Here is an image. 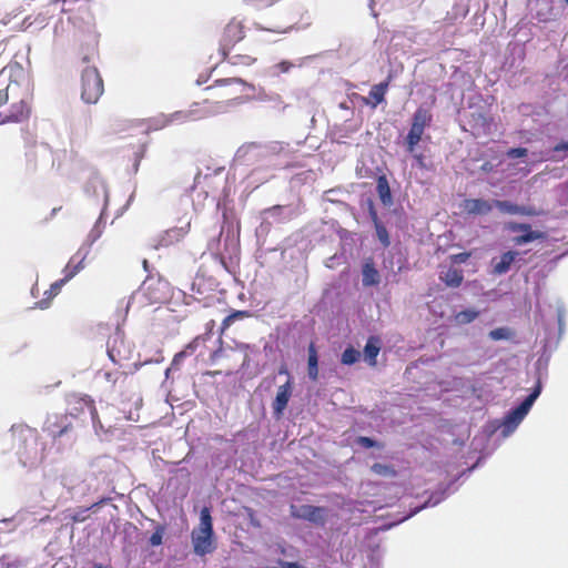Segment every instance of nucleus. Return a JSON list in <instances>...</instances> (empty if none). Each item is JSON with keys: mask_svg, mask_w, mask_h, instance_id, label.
I'll return each mask as SVG.
<instances>
[{"mask_svg": "<svg viewBox=\"0 0 568 568\" xmlns=\"http://www.w3.org/2000/svg\"><path fill=\"white\" fill-rule=\"evenodd\" d=\"M494 207H497L501 213L506 214H519L526 216L537 215V211L532 206H520L509 201L494 200Z\"/></svg>", "mask_w": 568, "mask_h": 568, "instance_id": "9b49d317", "label": "nucleus"}, {"mask_svg": "<svg viewBox=\"0 0 568 568\" xmlns=\"http://www.w3.org/2000/svg\"><path fill=\"white\" fill-rule=\"evenodd\" d=\"M263 214H264L265 220H268L271 217L278 219V220H287V219H291L295 214V211L291 206L275 205L273 207L265 210L263 212Z\"/></svg>", "mask_w": 568, "mask_h": 568, "instance_id": "f3484780", "label": "nucleus"}, {"mask_svg": "<svg viewBox=\"0 0 568 568\" xmlns=\"http://www.w3.org/2000/svg\"><path fill=\"white\" fill-rule=\"evenodd\" d=\"M480 170L484 171V172H491L494 170V165L491 162H485L481 166H480Z\"/></svg>", "mask_w": 568, "mask_h": 568, "instance_id": "49530a36", "label": "nucleus"}, {"mask_svg": "<svg viewBox=\"0 0 568 568\" xmlns=\"http://www.w3.org/2000/svg\"><path fill=\"white\" fill-rule=\"evenodd\" d=\"M478 316V311L469 308L456 313L454 316V321L458 325H466L474 322Z\"/></svg>", "mask_w": 568, "mask_h": 568, "instance_id": "a878e982", "label": "nucleus"}, {"mask_svg": "<svg viewBox=\"0 0 568 568\" xmlns=\"http://www.w3.org/2000/svg\"><path fill=\"white\" fill-rule=\"evenodd\" d=\"M318 511H320V509H317V508L307 507L304 509V513L301 516L307 517L311 520H315V514Z\"/></svg>", "mask_w": 568, "mask_h": 568, "instance_id": "a19ab883", "label": "nucleus"}, {"mask_svg": "<svg viewBox=\"0 0 568 568\" xmlns=\"http://www.w3.org/2000/svg\"><path fill=\"white\" fill-rule=\"evenodd\" d=\"M368 548H369V554H367V557L369 558L371 561H376L379 559V549H381V544H379V540L376 539V532L374 534L373 537L369 538L368 540Z\"/></svg>", "mask_w": 568, "mask_h": 568, "instance_id": "c85d7f7f", "label": "nucleus"}, {"mask_svg": "<svg viewBox=\"0 0 568 568\" xmlns=\"http://www.w3.org/2000/svg\"><path fill=\"white\" fill-rule=\"evenodd\" d=\"M518 255L519 253L517 251H507L501 254L498 261L493 260V273L495 275L506 274Z\"/></svg>", "mask_w": 568, "mask_h": 568, "instance_id": "2eb2a0df", "label": "nucleus"}, {"mask_svg": "<svg viewBox=\"0 0 568 568\" xmlns=\"http://www.w3.org/2000/svg\"><path fill=\"white\" fill-rule=\"evenodd\" d=\"M87 513H88V509H80L78 511H75L73 515H72V520L74 523H82L87 519Z\"/></svg>", "mask_w": 568, "mask_h": 568, "instance_id": "ea45409f", "label": "nucleus"}, {"mask_svg": "<svg viewBox=\"0 0 568 568\" xmlns=\"http://www.w3.org/2000/svg\"><path fill=\"white\" fill-rule=\"evenodd\" d=\"M489 337L493 341L508 339L510 337V332L508 328L498 327L489 332Z\"/></svg>", "mask_w": 568, "mask_h": 568, "instance_id": "2f4dec72", "label": "nucleus"}, {"mask_svg": "<svg viewBox=\"0 0 568 568\" xmlns=\"http://www.w3.org/2000/svg\"><path fill=\"white\" fill-rule=\"evenodd\" d=\"M186 234L184 227H174L165 231L160 239V242L155 245V248L160 246H169L175 242H179Z\"/></svg>", "mask_w": 568, "mask_h": 568, "instance_id": "a211bd4d", "label": "nucleus"}, {"mask_svg": "<svg viewBox=\"0 0 568 568\" xmlns=\"http://www.w3.org/2000/svg\"><path fill=\"white\" fill-rule=\"evenodd\" d=\"M357 445H361L365 448L376 447L378 449H383V447H384L383 444L375 442L369 437H364V436L357 437Z\"/></svg>", "mask_w": 568, "mask_h": 568, "instance_id": "f704fd0d", "label": "nucleus"}, {"mask_svg": "<svg viewBox=\"0 0 568 568\" xmlns=\"http://www.w3.org/2000/svg\"><path fill=\"white\" fill-rule=\"evenodd\" d=\"M84 264L82 262H71L65 265L63 268L64 277L61 278V281H64V284H67L73 276H75L80 271L84 268Z\"/></svg>", "mask_w": 568, "mask_h": 568, "instance_id": "bb28decb", "label": "nucleus"}, {"mask_svg": "<svg viewBox=\"0 0 568 568\" xmlns=\"http://www.w3.org/2000/svg\"><path fill=\"white\" fill-rule=\"evenodd\" d=\"M93 568H104L101 564H95Z\"/></svg>", "mask_w": 568, "mask_h": 568, "instance_id": "4d7b16f0", "label": "nucleus"}, {"mask_svg": "<svg viewBox=\"0 0 568 568\" xmlns=\"http://www.w3.org/2000/svg\"><path fill=\"white\" fill-rule=\"evenodd\" d=\"M145 285H146V283H144V284H143V286H142L141 291H144V290H145Z\"/></svg>", "mask_w": 568, "mask_h": 568, "instance_id": "680f3d73", "label": "nucleus"}, {"mask_svg": "<svg viewBox=\"0 0 568 568\" xmlns=\"http://www.w3.org/2000/svg\"><path fill=\"white\" fill-rule=\"evenodd\" d=\"M233 29H236V27H235V26H229V27H227V31H231V30H233Z\"/></svg>", "mask_w": 568, "mask_h": 568, "instance_id": "13d9d810", "label": "nucleus"}, {"mask_svg": "<svg viewBox=\"0 0 568 568\" xmlns=\"http://www.w3.org/2000/svg\"><path fill=\"white\" fill-rule=\"evenodd\" d=\"M90 187H92L93 195H102L105 201L108 200V189L104 181L100 176L94 175L92 178L88 185V191H90Z\"/></svg>", "mask_w": 568, "mask_h": 568, "instance_id": "393cba45", "label": "nucleus"}, {"mask_svg": "<svg viewBox=\"0 0 568 568\" xmlns=\"http://www.w3.org/2000/svg\"><path fill=\"white\" fill-rule=\"evenodd\" d=\"M368 212H369L371 220L374 223L375 232H376V236H377L378 241L381 242V244L383 245L384 248L388 247L390 245V239H389L388 231H387L386 226L379 220L376 209L374 206V203L372 201L368 202Z\"/></svg>", "mask_w": 568, "mask_h": 568, "instance_id": "f8f14e48", "label": "nucleus"}, {"mask_svg": "<svg viewBox=\"0 0 568 568\" xmlns=\"http://www.w3.org/2000/svg\"><path fill=\"white\" fill-rule=\"evenodd\" d=\"M462 209L469 215H487L494 209V201L484 199H466L462 203Z\"/></svg>", "mask_w": 568, "mask_h": 568, "instance_id": "6e6552de", "label": "nucleus"}, {"mask_svg": "<svg viewBox=\"0 0 568 568\" xmlns=\"http://www.w3.org/2000/svg\"><path fill=\"white\" fill-rule=\"evenodd\" d=\"M363 284L365 286L378 285L381 276L373 262H366L363 265Z\"/></svg>", "mask_w": 568, "mask_h": 568, "instance_id": "6ab92c4d", "label": "nucleus"}, {"mask_svg": "<svg viewBox=\"0 0 568 568\" xmlns=\"http://www.w3.org/2000/svg\"><path fill=\"white\" fill-rule=\"evenodd\" d=\"M271 568H302V567L296 562L281 561L277 567H271Z\"/></svg>", "mask_w": 568, "mask_h": 568, "instance_id": "79ce46f5", "label": "nucleus"}, {"mask_svg": "<svg viewBox=\"0 0 568 568\" xmlns=\"http://www.w3.org/2000/svg\"><path fill=\"white\" fill-rule=\"evenodd\" d=\"M278 374L280 375H287L290 377V374H288V371L285 366H282L280 369H278Z\"/></svg>", "mask_w": 568, "mask_h": 568, "instance_id": "8fccbe9b", "label": "nucleus"}, {"mask_svg": "<svg viewBox=\"0 0 568 568\" xmlns=\"http://www.w3.org/2000/svg\"><path fill=\"white\" fill-rule=\"evenodd\" d=\"M223 111V104H209L204 108H199V105L195 103L189 110L170 113L165 121L170 122V124L184 123L187 121H195L207 116L217 115Z\"/></svg>", "mask_w": 568, "mask_h": 568, "instance_id": "20e7f679", "label": "nucleus"}, {"mask_svg": "<svg viewBox=\"0 0 568 568\" xmlns=\"http://www.w3.org/2000/svg\"><path fill=\"white\" fill-rule=\"evenodd\" d=\"M568 151V141L560 142L554 146V152H566Z\"/></svg>", "mask_w": 568, "mask_h": 568, "instance_id": "37998d69", "label": "nucleus"}, {"mask_svg": "<svg viewBox=\"0 0 568 568\" xmlns=\"http://www.w3.org/2000/svg\"><path fill=\"white\" fill-rule=\"evenodd\" d=\"M540 392L541 385L538 383L534 390L524 399V402L505 416L503 425L510 430L515 429L528 414Z\"/></svg>", "mask_w": 568, "mask_h": 568, "instance_id": "423d86ee", "label": "nucleus"}, {"mask_svg": "<svg viewBox=\"0 0 568 568\" xmlns=\"http://www.w3.org/2000/svg\"><path fill=\"white\" fill-rule=\"evenodd\" d=\"M389 87V80L374 84L368 93V97H363L364 104L375 109L378 104L385 101V95Z\"/></svg>", "mask_w": 568, "mask_h": 568, "instance_id": "9d476101", "label": "nucleus"}, {"mask_svg": "<svg viewBox=\"0 0 568 568\" xmlns=\"http://www.w3.org/2000/svg\"><path fill=\"white\" fill-rule=\"evenodd\" d=\"M424 131H425V128L415 125L413 123H412L410 129H409V132H412L414 134H417V135H419L422 138H423Z\"/></svg>", "mask_w": 568, "mask_h": 568, "instance_id": "c03bdc74", "label": "nucleus"}, {"mask_svg": "<svg viewBox=\"0 0 568 568\" xmlns=\"http://www.w3.org/2000/svg\"><path fill=\"white\" fill-rule=\"evenodd\" d=\"M97 489L98 485L91 475L78 469L68 468L59 478L47 480L42 495L45 499L54 500L62 497V490H65L73 497L84 496Z\"/></svg>", "mask_w": 568, "mask_h": 568, "instance_id": "f257e3e1", "label": "nucleus"}, {"mask_svg": "<svg viewBox=\"0 0 568 568\" xmlns=\"http://www.w3.org/2000/svg\"><path fill=\"white\" fill-rule=\"evenodd\" d=\"M439 278L446 286L457 288L464 281V273L456 267H449L447 271L442 272Z\"/></svg>", "mask_w": 568, "mask_h": 568, "instance_id": "dca6fc26", "label": "nucleus"}, {"mask_svg": "<svg viewBox=\"0 0 568 568\" xmlns=\"http://www.w3.org/2000/svg\"><path fill=\"white\" fill-rule=\"evenodd\" d=\"M184 356V353L181 352V353H178L175 356H174V359H173V363H178L179 361H181V358Z\"/></svg>", "mask_w": 568, "mask_h": 568, "instance_id": "3c124183", "label": "nucleus"}, {"mask_svg": "<svg viewBox=\"0 0 568 568\" xmlns=\"http://www.w3.org/2000/svg\"><path fill=\"white\" fill-rule=\"evenodd\" d=\"M414 156H415L416 161H417L419 164H423V160H424L423 154H415Z\"/></svg>", "mask_w": 568, "mask_h": 568, "instance_id": "603ef678", "label": "nucleus"}, {"mask_svg": "<svg viewBox=\"0 0 568 568\" xmlns=\"http://www.w3.org/2000/svg\"><path fill=\"white\" fill-rule=\"evenodd\" d=\"M541 8L537 9L536 17L540 22H548L555 19V12L551 0H540Z\"/></svg>", "mask_w": 568, "mask_h": 568, "instance_id": "4be33fe9", "label": "nucleus"}, {"mask_svg": "<svg viewBox=\"0 0 568 568\" xmlns=\"http://www.w3.org/2000/svg\"><path fill=\"white\" fill-rule=\"evenodd\" d=\"M342 363L346 365H352L355 363V348L349 346L345 349L342 355Z\"/></svg>", "mask_w": 568, "mask_h": 568, "instance_id": "c9c22d12", "label": "nucleus"}, {"mask_svg": "<svg viewBox=\"0 0 568 568\" xmlns=\"http://www.w3.org/2000/svg\"><path fill=\"white\" fill-rule=\"evenodd\" d=\"M432 121V112L427 108L419 106L413 114L412 123L426 129L427 126L430 125Z\"/></svg>", "mask_w": 568, "mask_h": 568, "instance_id": "412c9836", "label": "nucleus"}, {"mask_svg": "<svg viewBox=\"0 0 568 568\" xmlns=\"http://www.w3.org/2000/svg\"><path fill=\"white\" fill-rule=\"evenodd\" d=\"M420 140H422V136H419L417 134H414V133L408 131V133H407V135L405 138L406 150L409 153H414L415 152V148L420 142Z\"/></svg>", "mask_w": 568, "mask_h": 568, "instance_id": "7c9ffc66", "label": "nucleus"}, {"mask_svg": "<svg viewBox=\"0 0 568 568\" xmlns=\"http://www.w3.org/2000/svg\"><path fill=\"white\" fill-rule=\"evenodd\" d=\"M31 294H32V296H34V297L37 296V294H38V290H37V287H36V286H33V287H32V290H31Z\"/></svg>", "mask_w": 568, "mask_h": 568, "instance_id": "5fc2aeb1", "label": "nucleus"}, {"mask_svg": "<svg viewBox=\"0 0 568 568\" xmlns=\"http://www.w3.org/2000/svg\"><path fill=\"white\" fill-rule=\"evenodd\" d=\"M308 377L312 381H316L318 376V358L314 344L308 347Z\"/></svg>", "mask_w": 568, "mask_h": 568, "instance_id": "5701e85b", "label": "nucleus"}, {"mask_svg": "<svg viewBox=\"0 0 568 568\" xmlns=\"http://www.w3.org/2000/svg\"><path fill=\"white\" fill-rule=\"evenodd\" d=\"M169 118V114H160L155 118H153L150 122V128L153 130H160L168 125H170V122L164 121Z\"/></svg>", "mask_w": 568, "mask_h": 568, "instance_id": "473e14b6", "label": "nucleus"}, {"mask_svg": "<svg viewBox=\"0 0 568 568\" xmlns=\"http://www.w3.org/2000/svg\"><path fill=\"white\" fill-rule=\"evenodd\" d=\"M21 462H22L23 465H28V464L32 465L36 462V456H33V457L32 456H28V457H26V459L21 458Z\"/></svg>", "mask_w": 568, "mask_h": 568, "instance_id": "de8ad7c7", "label": "nucleus"}, {"mask_svg": "<svg viewBox=\"0 0 568 568\" xmlns=\"http://www.w3.org/2000/svg\"><path fill=\"white\" fill-rule=\"evenodd\" d=\"M108 354L112 361H114L113 349H109Z\"/></svg>", "mask_w": 568, "mask_h": 568, "instance_id": "6e6d98bb", "label": "nucleus"}, {"mask_svg": "<svg viewBox=\"0 0 568 568\" xmlns=\"http://www.w3.org/2000/svg\"><path fill=\"white\" fill-rule=\"evenodd\" d=\"M82 100L85 103H97L103 93V81L94 67H87L82 71Z\"/></svg>", "mask_w": 568, "mask_h": 568, "instance_id": "39448f33", "label": "nucleus"}, {"mask_svg": "<svg viewBox=\"0 0 568 568\" xmlns=\"http://www.w3.org/2000/svg\"><path fill=\"white\" fill-rule=\"evenodd\" d=\"M150 542L153 546H158L162 542V536L159 532H155L151 536Z\"/></svg>", "mask_w": 568, "mask_h": 568, "instance_id": "a18cd8bd", "label": "nucleus"}, {"mask_svg": "<svg viewBox=\"0 0 568 568\" xmlns=\"http://www.w3.org/2000/svg\"><path fill=\"white\" fill-rule=\"evenodd\" d=\"M290 29H281V30H266L267 32H273L277 34H284L287 33Z\"/></svg>", "mask_w": 568, "mask_h": 568, "instance_id": "09e8293b", "label": "nucleus"}, {"mask_svg": "<svg viewBox=\"0 0 568 568\" xmlns=\"http://www.w3.org/2000/svg\"><path fill=\"white\" fill-rule=\"evenodd\" d=\"M139 294H140V292H136V293H134V294L131 296V300H130V301H129V303H128V307H130L131 302H132V301H134V300L139 296Z\"/></svg>", "mask_w": 568, "mask_h": 568, "instance_id": "864d4df0", "label": "nucleus"}, {"mask_svg": "<svg viewBox=\"0 0 568 568\" xmlns=\"http://www.w3.org/2000/svg\"><path fill=\"white\" fill-rule=\"evenodd\" d=\"M508 230L511 232H524V234L517 235L513 239V242L516 245H523L544 237V233L531 230L530 224L527 223L511 222L508 224Z\"/></svg>", "mask_w": 568, "mask_h": 568, "instance_id": "0eeeda50", "label": "nucleus"}, {"mask_svg": "<svg viewBox=\"0 0 568 568\" xmlns=\"http://www.w3.org/2000/svg\"><path fill=\"white\" fill-rule=\"evenodd\" d=\"M528 154V150L526 148H513L509 149L506 155L510 159L524 158Z\"/></svg>", "mask_w": 568, "mask_h": 568, "instance_id": "4c0bfd02", "label": "nucleus"}, {"mask_svg": "<svg viewBox=\"0 0 568 568\" xmlns=\"http://www.w3.org/2000/svg\"><path fill=\"white\" fill-rule=\"evenodd\" d=\"M564 2L568 6V0H564Z\"/></svg>", "mask_w": 568, "mask_h": 568, "instance_id": "e2e57ef3", "label": "nucleus"}, {"mask_svg": "<svg viewBox=\"0 0 568 568\" xmlns=\"http://www.w3.org/2000/svg\"><path fill=\"white\" fill-rule=\"evenodd\" d=\"M376 193L378 195L379 201L386 207H389L394 204L393 194L390 191L389 182L385 174L378 175L376 180Z\"/></svg>", "mask_w": 568, "mask_h": 568, "instance_id": "4468645a", "label": "nucleus"}, {"mask_svg": "<svg viewBox=\"0 0 568 568\" xmlns=\"http://www.w3.org/2000/svg\"><path fill=\"white\" fill-rule=\"evenodd\" d=\"M291 396L292 381L288 378L285 384L278 387L275 399L273 402V413L276 417H281L283 415Z\"/></svg>", "mask_w": 568, "mask_h": 568, "instance_id": "1a4fd4ad", "label": "nucleus"}, {"mask_svg": "<svg viewBox=\"0 0 568 568\" xmlns=\"http://www.w3.org/2000/svg\"><path fill=\"white\" fill-rule=\"evenodd\" d=\"M471 256L470 252H462L458 254H453L449 256L452 263L454 264H463L468 261V258Z\"/></svg>", "mask_w": 568, "mask_h": 568, "instance_id": "58836bf2", "label": "nucleus"}, {"mask_svg": "<svg viewBox=\"0 0 568 568\" xmlns=\"http://www.w3.org/2000/svg\"><path fill=\"white\" fill-rule=\"evenodd\" d=\"M213 526L209 508L204 507L200 514V526L192 532V544L197 556H205L214 550Z\"/></svg>", "mask_w": 568, "mask_h": 568, "instance_id": "7ed1b4c3", "label": "nucleus"}, {"mask_svg": "<svg viewBox=\"0 0 568 568\" xmlns=\"http://www.w3.org/2000/svg\"><path fill=\"white\" fill-rule=\"evenodd\" d=\"M82 400H83L84 405L88 407L91 418H92V422H93V425L97 428L98 425H100V423L97 419L98 416H97L95 407L93 406V402L89 397H85Z\"/></svg>", "mask_w": 568, "mask_h": 568, "instance_id": "e433bc0d", "label": "nucleus"}, {"mask_svg": "<svg viewBox=\"0 0 568 568\" xmlns=\"http://www.w3.org/2000/svg\"><path fill=\"white\" fill-rule=\"evenodd\" d=\"M64 281H57L51 284L50 288L44 292L45 298L36 303V307L40 310H45L50 305V301L59 294L60 290L63 287Z\"/></svg>", "mask_w": 568, "mask_h": 568, "instance_id": "aec40b11", "label": "nucleus"}, {"mask_svg": "<svg viewBox=\"0 0 568 568\" xmlns=\"http://www.w3.org/2000/svg\"><path fill=\"white\" fill-rule=\"evenodd\" d=\"M341 108L342 109H346L345 104L344 103H341Z\"/></svg>", "mask_w": 568, "mask_h": 568, "instance_id": "052dcab7", "label": "nucleus"}, {"mask_svg": "<svg viewBox=\"0 0 568 568\" xmlns=\"http://www.w3.org/2000/svg\"><path fill=\"white\" fill-rule=\"evenodd\" d=\"M209 89L216 90V95L224 99L223 101L215 102L214 104H223L224 112L230 106L241 104L250 99H257L261 101L266 100V93L264 90H260L256 93L254 84L247 83L240 78L220 79L215 81V84Z\"/></svg>", "mask_w": 568, "mask_h": 568, "instance_id": "f03ea898", "label": "nucleus"}, {"mask_svg": "<svg viewBox=\"0 0 568 568\" xmlns=\"http://www.w3.org/2000/svg\"><path fill=\"white\" fill-rule=\"evenodd\" d=\"M91 246H92L91 244H89L88 242L84 241V243L79 247L77 253L70 258L71 262L77 261V262H82V264H84V261L90 253Z\"/></svg>", "mask_w": 568, "mask_h": 568, "instance_id": "c756f323", "label": "nucleus"}, {"mask_svg": "<svg viewBox=\"0 0 568 568\" xmlns=\"http://www.w3.org/2000/svg\"><path fill=\"white\" fill-rule=\"evenodd\" d=\"M143 266H144V268L146 270L148 262H146L145 260L143 261Z\"/></svg>", "mask_w": 568, "mask_h": 568, "instance_id": "bf43d9fd", "label": "nucleus"}, {"mask_svg": "<svg viewBox=\"0 0 568 568\" xmlns=\"http://www.w3.org/2000/svg\"><path fill=\"white\" fill-rule=\"evenodd\" d=\"M100 223H101V217L95 223V225L92 227V230L90 231V233L85 240V242H88L91 245L102 235V227H101Z\"/></svg>", "mask_w": 568, "mask_h": 568, "instance_id": "72a5a7b5", "label": "nucleus"}, {"mask_svg": "<svg viewBox=\"0 0 568 568\" xmlns=\"http://www.w3.org/2000/svg\"><path fill=\"white\" fill-rule=\"evenodd\" d=\"M295 68V64L291 61H287V60H283L278 63H275L273 65H271L267 70H266V73L270 75V77H278L281 74H284V73H288L291 72V70Z\"/></svg>", "mask_w": 568, "mask_h": 568, "instance_id": "b1692460", "label": "nucleus"}, {"mask_svg": "<svg viewBox=\"0 0 568 568\" xmlns=\"http://www.w3.org/2000/svg\"><path fill=\"white\" fill-rule=\"evenodd\" d=\"M382 348V339L378 336H371L367 339L366 345L363 349V359L371 367H375L377 364V355L379 354Z\"/></svg>", "mask_w": 568, "mask_h": 568, "instance_id": "ddd939ff", "label": "nucleus"}, {"mask_svg": "<svg viewBox=\"0 0 568 568\" xmlns=\"http://www.w3.org/2000/svg\"><path fill=\"white\" fill-rule=\"evenodd\" d=\"M371 469L374 474L382 477H394L396 475V470L389 465L376 463L371 467Z\"/></svg>", "mask_w": 568, "mask_h": 568, "instance_id": "cd10ccee", "label": "nucleus"}]
</instances>
